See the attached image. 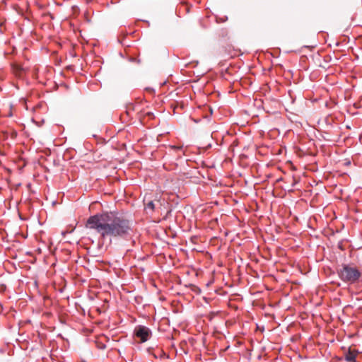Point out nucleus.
Instances as JSON below:
<instances>
[{"label": "nucleus", "mask_w": 362, "mask_h": 362, "mask_svg": "<svg viewBox=\"0 0 362 362\" xmlns=\"http://www.w3.org/2000/svg\"><path fill=\"white\" fill-rule=\"evenodd\" d=\"M134 335L140 339L141 342H145L149 339L151 332L147 327L139 325L136 327Z\"/></svg>", "instance_id": "nucleus-3"}, {"label": "nucleus", "mask_w": 362, "mask_h": 362, "mask_svg": "<svg viewBox=\"0 0 362 362\" xmlns=\"http://www.w3.org/2000/svg\"><path fill=\"white\" fill-rule=\"evenodd\" d=\"M153 356L156 358L158 356L156 354H153Z\"/></svg>", "instance_id": "nucleus-8"}, {"label": "nucleus", "mask_w": 362, "mask_h": 362, "mask_svg": "<svg viewBox=\"0 0 362 362\" xmlns=\"http://www.w3.org/2000/svg\"><path fill=\"white\" fill-rule=\"evenodd\" d=\"M147 209H151V211H153L155 209V205L153 201H150L147 203L146 206Z\"/></svg>", "instance_id": "nucleus-6"}, {"label": "nucleus", "mask_w": 362, "mask_h": 362, "mask_svg": "<svg viewBox=\"0 0 362 362\" xmlns=\"http://www.w3.org/2000/svg\"><path fill=\"white\" fill-rule=\"evenodd\" d=\"M358 351L356 350L349 349L345 354V359L349 362H356Z\"/></svg>", "instance_id": "nucleus-4"}, {"label": "nucleus", "mask_w": 362, "mask_h": 362, "mask_svg": "<svg viewBox=\"0 0 362 362\" xmlns=\"http://www.w3.org/2000/svg\"><path fill=\"white\" fill-rule=\"evenodd\" d=\"M12 71L13 74L18 78L23 77L25 74V70L18 64L12 66Z\"/></svg>", "instance_id": "nucleus-5"}, {"label": "nucleus", "mask_w": 362, "mask_h": 362, "mask_svg": "<svg viewBox=\"0 0 362 362\" xmlns=\"http://www.w3.org/2000/svg\"><path fill=\"white\" fill-rule=\"evenodd\" d=\"M337 273L339 279L349 284L356 283L362 275V271L354 264H343Z\"/></svg>", "instance_id": "nucleus-2"}, {"label": "nucleus", "mask_w": 362, "mask_h": 362, "mask_svg": "<svg viewBox=\"0 0 362 362\" xmlns=\"http://www.w3.org/2000/svg\"><path fill=\"white\" fill-rule=\"evenodd\" d=\"M159 352H160V356H161V355H163H163L165 354V353H164L163 351H159Z\"/></svg>", "instance_id": "nucleus-7"}, {"label": "nucleus", "mask_w": 362, "mask_h": 362, "mask_svg": "<svg viewBox=\"0 0 362 362\" xmlns=\"http://www.w3.org/2000/svg\"><path fill=\"white\" fill-rule=\"evenodd\" d=\"M86 227L95 230L103 239L128 240L134 233L132 223L129 219L111 211L90 216Z\"/></svg>", "instance_id": "nucleus-1"}]
</instances>
